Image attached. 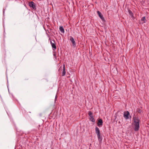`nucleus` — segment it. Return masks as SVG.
<instances>
[{
  "label": "nucleus",
  "instance_id": "5",
  "mask_svg": "<svg viewBox=\"0 0 149 149\" xmlns=\"http://www.w3.org/2000/svg\"><path fill=\"white\" fill-rule=\"evenodd\" d=\"M97 13L98 15L102 20L104 22H105V20L104 19L103 17V16L101 12L100 11H97Z\"/></svg>",
  "mask_w": 149,
  "mask_h": 149
},
{
  "label": "nucleus",
  "instance_id": "8",
  "mask_svg": "<svg viewBox=\"0 0 149 149\" xmlns=\"http://www.w3.org/2000/svg\"><path fill=\"white\" fill-rule=\"evenodd\" d=\"M133 119L134 120V123H139L140 120L138 118L135 117H133Z\"/></svg>",
  "mask_w": 149,
  "mask_h": 149
},
{
  "label": "nucleus",
  "instance_id": "12",
  "mask_svg": "<svg viewBox=\"0 0 149 149\" xmlns=\"http://www.w3.org/2000/svg\"><path fill=\"white\" fill-rule=\"evenodd\" d=\"M95 132L97 135L100 134V132L99 128L97 127H95Z\"/></svg>",
  "mask_w": 149,
  "mask_h": 149
},
{
  "label": "nucleus",
  "instance_id": "1",
  "mask_svg": "<svg viewBox=\"0 0 149 149\" xmlns=\"http://www.w3.org/2000/svg\"><path fill=\"white\" fill-rule=\"evenodd\" d=\"M88 115L89 117V120L93 122H94L95 121V120L94 118L93 113L91 112V111H89L88 112Z\"/></svg>",
  "mask_w": 149,
  "mask_h": 149
},
{
  "label": "nucleus",
  "instance_id": "3",
  "mask_svg": "<svg viewBox=\"0 0 149 149\" xmlns=\"http://www.w3.org/2000/svg\"><path fill=\"white\" fill-rule=\"evenodd\" d=\"M29 6L30 7H32L33 9L36 10V7L35 3L33 1H31L29 3Z\"/></svg>",
  "mask_w": 149,
  "mask_h": 149
},
{
  "label": "nucleus",
  "instance_id": "2",
  "mask_svg": "<svg viewBox=\"0 0 149 149\" xmlns=\"http://www.w3.org/2000/svg\"><path fill=\"white\" fill-rule=\"evenodd\" d=\"M50 44L52 47L53 50L54 51L56 49L55 41L54 40H51Z\"/></svg>",
  "mask_w": 149,
  "mask_h": 149
},
{
  "label": "nucleus",
  "instance_id": "10",
  "mask_svg": "<svg viewBox=\"0 0 149 149\" xmlns=\"http://www.w3.org/2000/svg\"><path fill=\"white\" fill-rule=\"evenodd\" d=\"M63 69L62 71V76H64L65 75L66 72L65 71V65L64 64H63Z\"/></svg>",
  "mask_w": 149,
  "mask_h": 149
},
{
  "label": "nucleus",
  "instance_id": "15",
  "mask_svg": "<svg viewBox=\"0 0 149 149\" xmlns=\"http://www.w3.org/2000/svg\"><path fill=\"white\" fill-rule=\"evenodd\" d=\"M59 30L61 33H64V29L63 26H60Z\"/></svg>",
  "mask_w": 149,
  "mask_h": 149
},
{
  "label": "nucleus",
  "instance_id": "9",
  "mask_svg": "<svg viewBox=\"0 0 149 149\" xmlns=\"http://www.w3.org/2000/svg\"><path fill=\"white\" fill-rule=\"evenodd\" d=\"M103 122L102 121V119H99L98 120V122L97 123V126L98 127H100L102 126L103 125Z\"/></svg>",
  "mask_w": 149,
  "mask_h": 149
},
{
  "label": "nucleus",
  "instance_id": "13",
  "mask_svg": "<svg viewBox=\"0 0 149 149\" xmlns=\"http://www.w3.org/2000/svg\"><path fill=\"white\" fill-rule=\"evenodd\" d=\"M141 21H143V22H142V24H143V23H146V19H145V17H142L140 21H139V23H140V24L141 23Z\"/></svg>",
  "mask_w": 149,
  "mask_h": 149
},
{
  "label": "nucleus",
  "instance_id": "11",
  "mask_svg": "<svg viewBox=\"0 0 149 149\" xmlns=\"http://www.w3.org/2000/svg\"><path fill=\"white\" fill-rule=\"evenodd\" d=\"M128 12L132 18H134L133 14L132 12L129 9L127 8Z\"/></svg>",
  "mask_w": 149,
  "mask_h": 149
},
{
  "label": "nucleus",
  "instance_id": "18",
  "mask_svg": "<svg viewBox=\"0 0 149 149\" xmlns=\"http://www.w3.org/2000/svg\"><path fill=\"white\" fill-rule=\"evenodd\" d=\"M62 66H61L60 67V68H59V70H60L61 69H62Z\"/></svg>",
  "mask_w": 149,
  "mask_h": 149
},
{
  "label": "nucleus",
  "instance_id": "19",
  "mask_svg": "<svg viewBox=\"0 0 149 149\" xmlns=\"http://www.w3.org/2000/svg\"><path fill=\"white\" fill-rule=\"evenodd\" d=\"M54 56H56V55H55V54H54Z\"/></svg>",
  "mask_w": 149,
  "mask_h": 149
},
{
  "label": "nucleus",
  "instance_id": "4",
  "mask_svg": "<svg viewBox=\"0 0 149 149\" xmlns=\"http://www.w3.org/2000/svg\"><path fill=\"white\" fill-rule=\"evenodd\" d=\"M130 115V113L128 111H125L124 112L123 116L126 119L129 118L128 116Z\"/></svg>",
  "mask_w": 149,
  "mask_h": 149
},
{
  "label": "nucleus",
  "instance_id": "6",
  "mask_svg": "<svg viewBox=\"0 0 149 149\" xmlns=\"http://www.w3.org/2000/svg\"><path fill=\"white\" fill-rule=\"evenodd\" d=\"M134 130L135 131H137L139 128V123H134Z\"/></svg>",
  "mask_w": 149,
  "mask_h": 149
},
{
  "label": "nucleus",
  "instance_id": "17",
  "mask_svg": "<svg viewBox=\"0 0 149 149\" xmlns=\"http://www.w3.org/2000/svg\"><path fill=\"white\" fill-rule=\"evenodd\" d=\"M2 43L3 44V45H4V43H5V40H4V38H3V40L2 42Z\"/></svg>",
  "mask_w": 149,
  "mask_h": 149
},
{
  "label": "nucleus",
  "instance_id": "16",
  "mask_svg": "<svg viewBox=\"0 0 149 149\" xmlns=\"http://www.w3.org/2000/svg\"><path fill=\"white\" fill-rule=\"evenodd\" d=\"M137 111L139 113H141L142 112V110L140 109H138Z\"/></svg>",
  "mask_w": 149,
  "mask_h": 149
},
{
  "label": "nucleus",
  "instance_id": "7",
  "mask_svg": "<svg viewBox=\"0 0 149 149\" xmlns=\"http://www.w3.org/2000/svg\"><path fill=\"white\" fill-rule=\"evenodd\" d=\"M70 40L73 46V47H75L76 45V43H75V42L74 39L73 38V37H72L71 36H70Z\"/></svg>",
  "mask_w": 149,
  "mask_h": 149
},
{
  "label": "nucleus",
  "instance_id": "14",
  "mask_svg": "<svg viewBox=\"0 0 149 149\" xmlns=\"http://www.w3.org/2000/svg\"><path fill=\"white\" fill-rule=\"evenodd\" d=\"M97 136L98 137V141L100 142H101L102 140V137L100 136V134L97 135Z\"/></svg>",
  "mask_w": 149,
  "mask_h": 149
}]
</instances>
